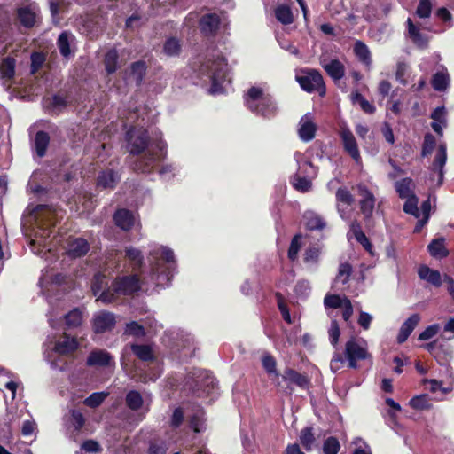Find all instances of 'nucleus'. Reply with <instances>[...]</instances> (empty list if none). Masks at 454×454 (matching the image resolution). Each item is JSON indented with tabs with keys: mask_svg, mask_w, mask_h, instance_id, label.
I'll list each match as a JSON object with an SVG mask.
<instances>
[{
	"mask_svg": "<svg viewBox=\"0 0 454 454\" xmlns=\"http://www.w3.org/2000/svg\"><path fill=\"white\" fill-rule=\"evenodd\" d=\"M198 76L211 82V94L222 93L223 84L230 82L229 68L225 58L217 51H213L203 59L199 60Z\"/></svg>",
	"mask_w": 454,
	"mask_h": 454,
	"instance_id": "1",
	"label": "nucleus"
},
{
	"mask_svg": "<svg viewBox=\"0 0 454 454\" xmlns=\"http://www.w3.org/2000/svg\"><path fill=\"white\" fill-rule=\"evenodd\" d=\"M246 106L254 114L264 119H271L278 113L273 98L261 87H251L244 97Z\"/></svg>",
	"mask_w": 454,
	"mask_h": 454,
	"instance_id": "2",
	"label": "nucleus"
},
{
	"mask_svg": "<svg viewBox=\"0 0 454 454\" xmlns=\"http://www.w3.org/2000/svg\"><path fill=\"white\" fill-rule=\"evenodd\" d=\"M149 260L153 265L152 279L155 286L165 287L168 285L172 275L169 270L165 272L160 270V261H164L168 263H174L175 255L173 250L167 247L154 245L150 250Z\"/></svg>",
	"mask_w": 454,
	"mask_h": 454,
	"instance_id": "3",
	"label": "nucleus"
},
{
	"mask_svg": "<svg viewBox=\"0 0 454 454\" xmlns=\"http://www.w3.org/2000/svg\"><path fill=\"white\" fill-rule=\"evenodd\" d=\"M140 289V281L137 275L118 277L107 290L100 293L97 301L112 303L121 295H130Z\"/></svg>",
	"mask_w": 454,
	"mask_h": 454,
	"instance_id": "4",
	"label": "nucleus"
},
{
	"mask_svg": "<svg viewBox=\"0 0 454 454\" xmlns=\"http://www.w3.org/2000/svg\"><path fill=\"white\" fill-rule=\"evenodd\" d=\"M166 153L167 145L161 139V132H158L144 157L137 162V168L142 172L150 171L165 158Z\"/></svg>",
	"mask_w": 454,
	"mask_h": 454,
	"instance_id": "5",
	"label": "nucleus"
},
{
	"mask_svg": "<svg viewBox=\"0 0 454 454\" xmlns=\"http://www.w3.org/2000/svg\"><path fill=\"white\" fill-rule=\"evenodd\" d=\"M296 81L301 88L307 92L317 91L321 96L325 93L323 77L321 74L315 69L303 71L302 74L296 75Z\"/></svg>",
	"mask_w": 454,
	"mask_h": 454,
	"instance_id": "6",
	"label": "nucleus"
},
{
	"mask_svg": "<svg viewBox=\"0 0 454 454\" xmlns=\"http://www.w3.org/2000/svg\"><path fill=\"white\" fill-rule=\"evenodd\" d=\"M127 149L132 154L142 153L148 146L147 131L142 128H132L126 133Z\"/></svg>",
	"mask_w": 454,
	"mask_h": 454,
	"instance_id": "7",
	"label": "nucleus"
},
{
	"mask_svg": "<svg viewBox=\"0 0 454 454\" xmlns=\"http://www.w3.org/2000/svg\"><path fill=\"white\" fill-rule=\"evenodd\" d=\"M345 354L350 368L357 367V361L370 357L367 352V343L364 340H350L346 343Z\"/></svg>",
	"mask_w": 454,
	"mask_h": 454,
	"instance_id": "8",
	"label": "nucleus"
},
{
	"mask_svg": "<svg viewBox=\"0 0 454 454\" xmlns=\"http://www.w3.org/2000/svg\"><path fill=\"white\" fill-rule=\"evenodd\" d=\"M129 349L141 361L150 362L153 361L155 356L151 345L147 344H136L126 345L123 348V354L121 359V364L123 369L128 370L129 358L127 356Z\"/></svg>",
	"mask_w": 454,
	"mask_h": 454,
	"instance_id": "9",
	"label": "nucleus"
},
{
	"mask_svg": "<svg viewBox=\"0 0 454 454\" xmlns=\"http://www.w3.org/2000/svg\"><path fill=\"white\" fill-rule=\"evenodd\" d=\"M195 386L193 392L198 396L209 395L215 387V380L208 371L198 369L193 373Z\"/></svg>",
	"mask_w": 454,
	"mask_h": 454,
	"instance_id": "10",
	"label": "nucleus"
},
{
	"mask_svg": "<svg viewBox=\"0 0 454 454\" xmlns=\"http://www.w3.org/2000/svg\"><path fill=\"white\" fill-rule=\"evenodd\" d=\"M48 213V215H40L36 219L37 229L35 236L39 239H32V246L37 242L40 246H43V248H47L46 239L49 238L51 233L49 229L56 223L55 215H52L51 211Z\"/></svg>",
	"mask_w": 454,
	"mask_h": 454,
	"instance_id": "11",
	"label": "nucleus"
},
{
	"mask_svg": "<svg viewBox=\"0 0 454 454\" xmlns=\"http://www.w3.org/2000/svg\"><path fill=\"white\" fill-rule=\"evenodd\" d=\"M116 324L115 315L108 311H98L92 318V327L96 333H103L114 329Z\"/></svg>",
	"mask_w": 454,
	"mask_h": 454,
	"instance_id": "12",
	"label": "nucleus"
},
{
	"mask_svg": "<svg viewBox=\"0 0 454 454\" xmlns=\"http://www.w3.org/2000/svg\"><path fill=\"white\" fill-rule=\"evenodd\" d=\"M20 417L12 410H7L6 413L0 417V442L8 444L12 439V424L18 422Z\"/></svg>",
	"mask_w": 454,
	"mask_h": 454,
	"instance_id": "13",
	"label": "nucleus"
},
{
	"mask_svg": "<svg viewBox=\"0 0 454 454\" xmlns=\"http://www.w3.org/2000/svg\"><path fill=\"white\" fill-rule=\"evenodd\" d=\"M282 380L287 382V386L286 387L281 386L280 387L283 388L284 392L289 395H291L294 390L293 387L290 386L291 384H294L303 389L307 388L309 386L308 378L305 375L291 368H286L282 374Z\"/></svg>",
	"mask_w": 454,
	"mask_h": 454,
	"instance_id": "14",
	"label": "nucleus"
},
{
	"mask_svg": "<svg viewBox=\"0 0 454 454\" xmlns=\"http://www.w3.org/2000/svg\"><path fill=\"white\" fill-rule=\"evenodd\" d=\"M344 150L350 155V157L356 162L360 163L361 156L357 146L356 140L352 131L347 127H341L340 131Z\"/></svg>",
	"mask_w": 454,
	"mask_h": 454,
	"instance_id": "15",
	"label": "nucleus"
},
{
	"mask_svg": "<svg viewBox=\"0 0 454 454\" xmlns=\"http://www.w3.org/2000/svg\"><path fill=\"white\" fill-rule=\"evenodd\" d=\"M408 35L414 44L419 48H427L429 37L420 32L421 29L432 31L430 27L423 26L421 23L414 24L411 18L407 21Z\"/></svg>",
	"mask_w": 454,
	"mask_h": 454,
	"instance_id": "16",
	"label": "nucleus"
},
{
	"mask_svg": "<svg viewBox=\"0 0 454 454\" xmlns=\"http://www.w3.org/2000/svg\"><path fill=\"white\" fill-rule=\"evenodd\" d=\"M357 190L359 196H361V200L359 201L360 210L364 215V219L368 220L372 216L376 200L375 197L364 184H359L357 186Z\"/></svg>",
	"mask_w": 454,
	"mask_h": 454,
	"instance_id": "17",
	"label": "nucleus"
},
{
	"mask_svg": "<svg viewBox=\"0 0 454 454\" xmlns=\"http://www.w3.org/2000/svg\"><path fill=\"white\" fill-rule=\"evenodd\" d=\"M297 131L300 139L303 142H309L315 137L317 125L314 122L313 116L310 113L305 114L301 118Z\"/></svg>",
	"mask_w": 454,
	"mask_h": 454,
	"instance_id": "18",
	"label": "nucleus"
},
{
	"mask_svg": "<svg viewBox=\"0 0 454 454\" xmlns=\"http://www.w3.org/2000/svg\"><path fill=\"white\" fill-rule=\"evenodd\" d=\"M447 160V149L445 145H440L438 146L434 160L431 168L433 175L437 176V186L442 185L443 181V167Z\"/></svg>",
	"mask_w": 454,
	"mask_h": 454,
	"instance_id": "19",
	"label": "nucleus"
},
{
	"mask_svg": "<svg viewBox=\"0 0 454 454\" xmlns=\"http://www.w3.org/2000/svg\"><path fill=\"white\" fill-rule=\"evenodd\" d=\"M39 9L35 4L22 6L18 9V18L22 26L30 28L36 24Z\"/></svg>",
	"mask_w": 454,
	"mask_h": 454,
	"instance_id": "20",
	"label": "nucleus"
},
{
	"mask_svg": "<svg viewBox=\"0 0 454 454\" xmlns=\"http://www.w3.org/2000/svg\"><path fill=\"white\" fill-rule=\"evenodd\" d=\"M336 200L337 209L340 217L342 219H348L349 215H348L347 208L350 207L354 202L353 195L347 188L340 187L336 192Z\"/></svg>",
	"mask_w": 454,
	"mask_h": 454,
	"instance_id": "21",
	"label": "nucleus"
},
{
	"mask_svg": "<svg viewBox=\"0 0 454 454\" xmlns=\"http://www.w3.org/2000/svg\"><path fill=\"white\" fill-rule=\"evenodd\" d=\"M420 321V316L417 313L409 317L401 325L398 335L397 342L403 343L407 340L411 333Z\"/></svg>",
	"mask_w": 454,
	"mask_h": 454,
	"instance_id": "22",
	"label": "nucleus"
},
{
	"mask_svg": "<svg viewBox=\"0 0 454 454\" xmlns=\"http://www.w3.org/2000/svg\"><path fill=\"white\" fill-rule=\"evenodd\" d=\"M418 275L420 279L427 282L434 287H440L442 286V278L441 273L438 270H433L427 265L419 266L418 269Z\"/></svg>",
	"mask_w": 454,
	"mask_h": 454,
	"instance_id": "23",
	"label": "nucleus"
},
{
	"mask_svg": "<svg viewBox=\"0 0 454 454\" xmlns=\"http://www.w3.org/2000/svg\"><path fill=\"white\" fill-rule=\"evenodd\" d=\"M115 224L123 231L130 230L136 223L134 214L128 209H119L114 215Z\"/></svg>",
	"mask_w": 454,
	"mask_h": 454,
	"instance_id": "24",
	"label": "nucleus"
},
{
	"mask_svg": "<svg viewBox=\"0 0 454 454\" xmlns=\"http://www.w3.org/2000/svg\"><path fill=\"white\" fill-rule=\"evenodd\" d=\"M90 250L88 241L82 238H76L68 243L67 254L73 258H78L85 255Z\"/></svg>",
	"mask_w": 454,
	"mask_h": 454,
	"instance_id": "25",
	"label": "nucleus"
},
{
	"mask_svg": "<svg viewBox=\"0 0 454 454\" xmlns=\"http://www.w3.org/2000/svg\"><path fill=\"white\" fill-rule=\"evenodd\" d=\"M113 357L106 350L96 349L90 353L87 358V364L90 366H106L111 364Z\"/></svg>",
	"mask_w": 454,
	"mask_h": 454,
	"instance_id": "26",
	"label": "nucleus"
},
{
	"mask_svg": "<svg viewBox=\"0 0 454 454\" xmlns=\"http://www.w3.org/2000/svg\"><path fill=\"white\" fill-rule=\"evenodd\" d=\"M321 65L330 77L334 81L340 80L345 74L343 64L338 59H333L329 62L321 60Z\"/></svg>",
	"mask_w": 454,
	"mask_h": 454,
	"instance_id": "27",
	"label": "nucleus"
},
{
	"mask_svg": "<svg viewBox=\"0 0 454 454\" xmlns=\"http://www.w3.org/2000/svg\"><path fill=\"white\" fill-rule=\"evenodd\" d=\"M78 347L76 339L64 334L61 340L57 341L53 348V352L59 355H67L74 351Z\"/></svg>",
	"mask_w": 454,
	"mask_h": 454,
	"instance_id": "28",
	"label": "nucleus"
},
{
	"mask_svg": "<svg viewBox=\"0 0 454 454\" xmlns=\"http://www.w3.org/2000/svg\"><path fill=\"white\" fill-rule=\"evenodd\" d=\"M431 84L436 91L447 90L450 85V75L446 67H441V69L432 76Z\"/></svg>",
	"mask_w": 454,
	"mask_h": 454,
	"instance_id": "29",
	"label": "nucleus"
},
{
	"mask_svg": "<svg viewBox=\"0 0 454 454\" xmlns=\"http://www.w3.org/2000/svg\"><path fill=\"white\" fill-rule=\"evenodd\" d=\"M220 19L215 13H209L203 16L200 21V29L205 35H213L219 27Z\"/></svg>",
	"mask_w": 454,
	"mask_h": 454,
	"instance_id": "30",
	"label": "nucleus"
},
{
	"mask_svg": "<svg viewBox=\"0 0 454 454\" xmlns=\"http://www.w3.org/2000/svg\"><path fill=\"white\" fill-rule=\"evenodd\" d=\"M74 40V36L67 31L62 32L58 38L57 45L60 54L64 58H69L72 55L71 45Z\"/></svg>",
	"mask_w": 454,
	"mask_h": 454,
	"instance_id": "31",
	"label": "nucleus"
},
{
	"mask_svg": "<svg viewBox=\"0 0 454 454\" xmlns=\"http://www.w3.org/2000/svg\"><path fill=\"white\" fill-rule=\"evenodd\" d=\"M10 17L8 12L0 4V43H10Z\"/></svg>",
	"mask_w": 454,
	"mask_h": 454,
	"instance_id": "32",
	"label": "nucleus"
},
{
	"mask_svg": "<svg viewBox=\"0 0 454 454\" xmlns=\"http://www.w3.org/2000/svg\"><path fill=\"white\" fill-rule=\"evenodd\" d=\"M119 181V175L112 169L102 171L98 176V185L105 189L115 187Z\"/></svg>",
	"mask_w": 454,
	"mask_h": 454,
	"instance_id": "33",
	"label": "nucleus"
},
{
	"mask_svg": "<svg viewBox=\"0 0 454 454\" xmlns=\"http://www.w3.org/2000/svg\"><path fill=\"white\" fill-rule=\"evenodd\" d=\"M15 72V60L12 58L7 57L4 59L0 64V79L3 80V84L10 81Z\"/></svg>",
	"mask_w": 454,
	"mask_h": 454,
	"instance_id": "34",
	"label": "nucleus"
},
{
	"mask_svg": "<svg viewBox=\"0 0 454 454\" xmlns=\"http://www.w3.org/2000/svg\"><path fill=\"white\" fill-rule=\"evenodd\" d=\"M50 142V137L48 133L44 131H38L35 137V148L36 154L39 157H43L46 153Z\"/></svg>",
	"mask_w": 454,
	"mask_h": 454,
	"instance_id": "35",
	"label": "nucleus"
},
{
	"mask_svg": "<svg viewBox=\"0 0 454 454\" xmlns=\"http://www.w3.org/2000/svg\"><path fill=\"white\" fill-rule=\"evenodd\" d=\"M262 366L269 374H273L275 379L273 380L276 385L280 387L281 382L279 381V374L277 371V363L275 358L271 355H264L262 359Z\"/></svg>",
	"mask_w": 454,
	"mask_h": 454,
	"instance_id": "36",
	"label": "nucleus"
},
{
	"mask_svg": "<svg viewBox=\"0 0 454 454\" xmlns=\"http://www.w3.org/2000/svg\"><path fill=\"white\" fill-rule=\"evenodd\" d=\"M428 251L434 258H444L448 255L449 252L444 246L443 239H436L431 241L428 245Z\"/></svg>",
	"mask_w": 454,
	"mask_h": 454,
	"instance_id": "37",
	"label": "nucleus"
},
{
	"mask_svg": "<svg viewBox=\"0 0 454 454\" xmlns=\"http://www.w3.org/2000/svg\"><path fill=\"white\" fill-rule=\"evenodd\" d=\"M354 52L356 56L365 66L370 67L372 64L371 52L369 48L361 41H356L354 45Z\"/></svg>",
	"mask_w": 454,
	"mask_h": 454,
	"instance_id": "38",
	"label": "nucleus"
},
{
	"mask_svg": "<svg viewBox=\"0 0 454 454\" xmlns=\"http://www.w3.org/2000/svg\"><path fill=\"white\" fill-rule=\"evenodd\" d=\"M126 405L132 411H138L142 408L144 400L141 394L137 390H130L125 397Z\"/></svg>",
	"mask_w": 454,
	"mask_h": 454,
	"instance_id": "39",
	"label": "nucleus"
},
{
	"mask_svg": "<svg viewBox=\"0 0 454 454\" xmlns=\"http://www.w3.org/2000/svg\"><path fill=\"white\" fill-rule=\"evenodd\" d=\"M304 219L306 221V226L309 230H322L325 226V221L314 212H306Z\"/></svg>",
	"mask_w": 454,
	"mask_h": 454,
	"instance_id": "40",
	"label": "nucleus"
},
{
	"mask_svg": "<svg viewBox=\"0 0 454 454\" xmlns=\"http://www.w3.org/2000/svg\"><path fill=\"white\" fill-rule=\"evenodd\" d=\"M146 334L145 326L137 321H131L126 324L123 335L132 336L135 338H143Z\"/></svg>",
	"mask_w": 454,
	"mask_h": 454,
	"instance_id": "41",
	"label": "nucleus"
},
{
	"mask_svg": "<svg viewBox=\"0 0 454 454\" xmlns=\"http://www.w3.org/2000/svg\"><path fill=\"white\" fill-rule=\"evenodd\" d=\"M412 180L411 178H403L395 183V190L402 199H406L415 195L411 191Z\"/></svg>",
	"mask_w": 454,
	"mask_h": 454,
	"instance_id": "42",
	"label": "nucleus"
},
{
	"mask_svg": "<svg viewBox=\"0 0 454 454\" xmlns=\"http://www.w3.org/2000/svg\"><path fill=\"white\" fill-rule=\"evenodd\" d=\"M277 20L284 25H289L294 21V16L289 6L286 4L279 5L275 10Z\"/></svg>",
	"mask_w": 454,
	"mask_h": 454,
	"instance_id": "43",
	"label": "nucleus"
},
{
	"mask_svg": "<svg viewBox=\"0 0 454 454\" xmlns=\"http://www.w3.org/2000/svg\"><path fill=\"white\" fill-rule=\"evenodd\" d=\"M292 184L297 191H300L302 192H306L309 191L311 188V185H312L310 178L301 176V174L300 173L299 170L293 176Z\"/></svg>",
	"mask_w": 454,
	"mask_h": 454,
	"instance_id": "44",
	"label": "nucleus"
},
{
	"mask_svg": "<svg viewBox=\"0 0 454 454\" xmlns=\"http://www.w3.org/2000/svg\"><path fill=\"white\" fill-rule=\"evenodd\" d=\"M351 101L353 104H359L361 109L366 114H373L376 110L375 106L365 99L358 91L351 93Z\"/></svg>",
	"mask_w": 454,
	"mask_h": 454,
	"instance_id": "45",
	"label": "nucleus"
},
{
	"mask_svg": "<svg viewBox=\"0 0 454 454\" xmlns=\"http://www.w3.org/2000/svg\"><path fill=\"white\" fill-rule=\"evenodd\" d=\"M352 273V266L348 263H340L338 270V274L333 281V285L336 286L339 283L345 285L348 282L350 275Z\"/></svg>",
	"mask_w": 454,
	"mask_h": 454,
	"instance_id": "46",
	"label": "nucleus"
},
{
	"mask_svg": "<svg viewBox=\"0 0 454 454\" xmlns=\"http://www.w3.org/2000/svg\"><path fill=\"white\" fill-rule=\"evenodd\" d=\"M300 441L306 450H311L316 441L313 434V428L307 427L301 429L300 434Z\"/></svg>",
	"mask_w": 454,
	"mask_h": 454,
	"instance_id": "47",
	"label": "nucleus"
},
{
	"mask_svg": "<svg viewBox=\"0 0 454 454\" xmlns=\"http://www.w3.org/2000/svg\"><path fill=\"white\" fill-rule=\"evenodd\" d=\"M118 52L115 49L108 51L105 56L104 64L107 74H114L118 68Z\"/></svg>",
	"mask_w": 454,
	"mask_h": 454,
	"instance_id": "48",
	"label": "nucleus"
},
{
	"mask_svg": "<svg viewBox=\"0 0 454 454\" xmlns=\"http://www.w3.org/2000/svg\"><path fill=\"white\" fill-rule=\"evenodd\" d=\"M66 324L69 328H74L81 325L82 322V312L79 309H74L64 315Z\"/></svg>",
	"mask_w": 454,
	"mask_h": 454,
	"instance_id": "49",
	"label": "nucleus"
},
{
	"mask_svg": "<svg viewBox=\"0 0 454 454\" xmlns=\"http://www.w3.org/2000/svg\"><path fill=\"white\" fill-rule=\"evenodd\" d=\"M126 257L129 260V262L132 263L134 270H137V268H139L143 264L144 257L140 250L129 247H127L126 250Z\"/></svg>",
	"mask_w": 454,
	"mask_h": 454,
	"instance_id": "50",
	"label": "nucleus"
},
{
	"mask_svg": "<svg viewBox=\"0 0 454 454\" xmlns=\"http://www.w3.org/2000/svg\"><path fill=\"white\" fill-rule=\"evenodd\" d=\"M107 286V281L106 279V276L100 272L95 274L92 284H91V290L94 294V296H99V292H103L106 290L105 287Z\"/></svg>",
	"mask_w": 454,
	"mask_h": 454,
	"instance_id": "51",
	"label": "nucleus"
},
{
	"mask_svg": "<svg viewBox=\"0 0 454 454\" xmlns=\"http://www.w3.org/2000/svg\"><path fill=\"white\" fill-rule=\"evenodd\" d=\"M164 53L168 56H176L181 51L180 42L174 37L168 38L163 46Z\"/></svg>",
	"mask_w": 454,
	"mask_h": 454,
	"instance_id": "52",
	"label": "nucleus"
},
{
	"mask_svg": "<svg viewBox=\"0 0 454 454\" xmlns=\"http://www.w3.org/2000/svg\"><path fill=\"white\" fill-rule=\"evenodd\" d=\"M432 0H419L416 9V15L420 19L429 18L432 13Z\"/></svg>",
	"mask_w": 454,
	"mask_h": 454,
	"instance_id": "53",
	"label": "nucleus"
},
{
	"mask_svg": "<svg viewBox=\"0 0 454 454\" xmlns=\"http://www.w3.org/2000/svg\"><path fill=\"white\" fill-rule=\"evenodd\" d=\"M107 392H95L92 393L84 400V404L90 408H96L99 406L104 400L108 396Z\"/></svg>",
	"mask_w": 454,
	"mask_h": 454,
	"instance_id": "54",
	"label": "nucleus"
},
{
	"mask_svg": "<svg viewBox=\"0 0 454 454\" xmlns=\"http://www.w3.org/2000/svg\"><path fill=\"white\" fill-rule=\"evenodd\" d=\"M418 198L415 195L406 198V201L403 205V211L407 214L412 215L416 218H419L420 210L418 207Z\"/></svg>",
	"mask_w": 454,
	"mask_h": 454,
	"instance_id": "55",
	"label": "nucleus"
},
{
	"mask_svg": "<svg viewBox=\"0 0 454 454\" xmlns=\"http://www.w3.org/2000/svg\"><path fill=\"white\" fill-rule=\"evenodd\" d=\"M301 239L302 236L301 234H296L291 241L288 249V258L293 262L298 258V253L302 247Z\"/></svg>",
	"mask_w": 454,
	"mask_h": 454,
	"instance_id": "56",
	"label": "nucleus"
},
{
	"mask_svg": "<svg viewBox=\"0 0 454 454\" xmlns=\"http://www.w3.org/2000/svg\"><path fill=\"white\" fill-rule=\"evenodd\" d=\"M340 444L336 437L330 436L324 442L323 451L325 454H338Z\"/></svg>",
	"mask_w": 454,
	"mask_h": 454,
	"instance_id": "57",
	"label": "nucleus"
},
{
	"mask_svg": "<svg viewBox=\"0 0 454 454\" xmlns=\"http://www.w3.org/2000/svg\"><path fill=\"white\" fill-rule=\"evenodd\" d=\"M410 75L409 66L404 62H399L397 64L395 78L403 85L408 84V78Z\"/></svg>",
	"mask_w": 454,
	"mask_h": 454,
	"instance_id": "58",
	"label": "nucleus"
},
{
	"mask_svg": "<svg viewBox=\"0 0 454 454\" xmlns=\"http://www.w3.org/2000/svg\"><path fill=\"white\" fill-rule=\"evenodd\" d=\"M344 304V297L337 294H326L324 299V305L326 309L341 308Z\"/></svg>",
	"mask_w": 454,
	"mask_h": 454,
	"instance_id": "59",
	"label": "nucleus"
},
{
	"mask_svg": "<svg viewBox=\"0 0 454 454\" xmlns=\"http://www.w3.org/2000/svg\"><path fill=\"white\" fill-rule=\"evenodd\" d=\"M410 405L416 410H427L431 403L426 395H417L410 400Z\"/></svg>",
	"mask_w": 454,
	"mask_h": 454,
	"instance_id": "60",
	"label": "nucleus"
},
{
	"mask_svg": "<svg viewBox=\"0 0 454 454\" xmlns=\"http://www.w3.org/2000/svg\"><path fill=\"white\" fill-rule=\"evenodd\" d=\"M320 255V250L317 247H309L305 251L304 262L309 266H315L317 264Z\"/></svg>",
	"mask_w": 454,
	"mask_h": 454,
	"instance_id": "61",
	"label": "nucleus"
},
{
	"mask_svg": "<svg viewBox=\"0 0 454 454\" xmlns=\"http://www.w3.org/2000/svg\"><path fill=\"white\" fill-rule=\"evenodd\" d=\"M276 298H277L278 307V309L280 310V313L282 315L283 319L286 323L291 324L292 323L291 315L289 313V309L287 308V305L285 302V299H284L283 295L281 294H279V293H277L276 294Z\"/></svg>",
	"mask_w": 454,
	"mask_h": 454,
	"instance_id": "62",
	"label": "nucleus"
},
{
	"mask_svg": "<svg viewBox=\"0 0 454 454\" xmlns=\"http://www.w3.org/2000/svg\"><path fill=\"white\" fill-rule=\"evenodd\" d=\"M204 412L200 411L191 419V427L194 432L200 433L204 429Z\"/></svg>",
	"mask_w": 454,
	"mask_h": 454,
	"instance_id": "63",
	"label": "nucleus"
},
{
	"mask_svg": "<svg viewBox=\"0 0 454 454\" xmlns=\"http://www.w3.org/2000/svg\"><path fill=\"white\" fill-rule=\"evenodd\" d=\"M145 63L144 61H137L131 65V74L137 80L141 82L145 73Z\"/></svg>",
	"mask_w": 454,
	"mask_h": 454,
	"instance_id": "64",
	"label": "nucleus"
}]
</instances>
